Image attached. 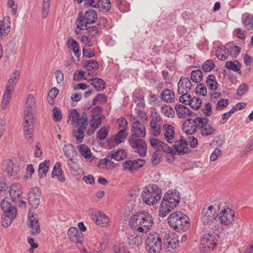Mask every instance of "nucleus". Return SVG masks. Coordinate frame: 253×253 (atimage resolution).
<instances>
[{
    "label": "nucleus",
    "mask_w": 253,
    "mask_h": 253,
    "mask_svg": "<svg viewBox=\"0 0 253 253\" xmlns=\"http://www.w3.org/2000/svg\"><path fill=\"white\" fill-rule=\"evenodd\" d=\"M152 216L148 212L139 211L130 217L129 221L130 227L140 233H146L153 224Z\"/></svg>",
    "instance_id": "obj_1"
},
{
    "label": "nucleus",
    "mask_w": 253,
    "mask_h": 253,
    "mask_svg": "<svg viewBox=\"0 0 253 253\" xmlns=\"http://www.w3.org/2000/svg\"><path fill=\"white\" fill-rule=\"evenodd\" d=\"M161 189L156 184H151L145 186L141 193L143 201L149 206L157 204L161 199Z\"/></svg>",
    "instance_id": "obj_2"
},
{
    "label": "nucleus",
    "mask_w": 253,
    "mask_h": 253,
    "mask_svg": "<svg viewBox=\"0 0 253 253\" xmlns=\"http://www.w3.org/2000/svg\"><path fill=\"white\" fill-rule=\"evenodd\" d=\"M169 225L177 231H184L189 226L188 217L183 212L176 211L171 213L168 217Z\"/></svg>",
    "instance_id": "obj_3"
},
{
    "label": "nucleus",
    "mask_w": 253,
    "mask_h": 253,
    "mask_svg": "<svg viewBox=\"0 0 253 253\" xmlns=\"http://www.w3.org/2000/svg\"><path fill=\"white\" fill-rule=\"evenodd\" d=\"M145 248L148 253H160L162 248V241L156 232L148 234L145 241Z\"/></svg>",
    "instance_id": "obj_4"
},
{
    "label": "nucleus",
    "mask_w": 253,
    "mask_h": 253,
    "mask_svg": "<svg viewBox=\"0 0 253 253\" xmlns=\"http://www.w3.org/2000/svg\"><path fill=\"white\" fill-rule=\"evenodd\" d=\"M97 19L96 11L89 9L84 13L80 12L76 21L77 28L81 30H85L88 25L95 23Z\"/></svg>",
    "instance_id": "obj_5"
},
{
    "label": "nucleus",
    "mask_w": 253,
    "mask_h": 253,
    "mask_svg": "<svg viewBox=\"0 0 253 253\" xmlns=\"http://www.w3.org/2000/svg\"><path fill=\"white\" fill-rule=\"evenodd\" d=\"M163 241L164 248L167 252L174 253L179 247L178 236L174 232L166 233Z\"/></svg>",
    "instance_id": "obj_6"
},
{
    "label": "nucleus",
    "mask_w": 253,
    "mask_h": 253,
    "mask_svg": "<svg viewBox=\"0 0 253 253\" xmlns=\"http://www.w3.org/2000/svg\"><path fill=\"white\" fill-rule=\"evenodd\" d=\"M218 215V213L212 206L205 207L202 212V222L205 225L210 227L212 224L217 220Z\"/></svg>",
    "instance_id": "obj_7"
},
{
    "label": "nucleus",
    "mask_w": 253,
    "mask_h": 253,
    "mask_svg": "<svg viewBox=\"0 0 253 253\" xmlns=\"http://www.w3.org/2000/svg\"><path fill=\"white\" fill-rule=\"evenodd\" d=\"M128 143L134 151L137 152L140 156L144 157L146 155L147 147L144 140L129 137Z\"/></svg>",
    "instance_id": "obj_8"
},
{
    "label": "nucleus",
    "mask_w": 253,
    "mask_h": 253,
    "mask_svg": "<svg viewBox=\"0 0 253 253\" xmlns=\"http://www.w3.org/2000/svg\"><path fill=\"white\" fill-rule=\"evenodd\" d=\"M68 117L71 123L75 127H78L81 125H85L87 123V117L85 113L81 116L76 109H72L69 111Z\"/></svg>",
    "instance_id": "obj_9"
},
{
    "label": "nucleus",
    "mask_w": 253,
    "mask_h": 253,
    "mask_svg": "<svg viewBox=\"0 0 253 253\" xmlns=\"http://www.w3.org/2000/svg\"><path fill=\"white\" fill-rule=\"evenodd\" d=\"M201 117H197L194 119L186 120L183 124L182 130L187 134H192L199 128Z\"/></svg>",
    "instance_id": "obj_10"
},
{
    "label": "nucleus",
    "mask_w": 253,
    "mask_h": 253,
    "mask_svg": "<svg viewBox=\"0 0 253 253\" xmlns=\"http://www.w3.org/2000/svg\"><path fill=\"white\" fill-rule=\"evenodd\" d=\"M145 164L144 159H139L133 161H126L123 164V170L130 173H134Z\"/></svg>",
    "instance_id": "obj_11"
},
{
    "label": "nucleus",
    "mask_w": 253,
    "mask_h": 253,
    "mask_svg": "<svg viewBox=\"0 0 253 253\" xmlns=\"http://www.w3.org/2000/svg\"><path fill=\"white\" fill-rule=\"evenodd\" d=\"M235 212L229 208L224 209L219 214L220 222L225 225L233 224L235 220Z\"/></svg>",
    "instance_id": "obj_12"
},
{
    "label": "nucleus",
    "mask_w": 253,
    "mask_h": 253,
    "mask_svg": "<svg viewBox=\"0 0 253 253\" xmlns=\"http://www.w3.org/2000/svg\"><path fill=\"white\" fill-rule=\"evenodd\" d=\"M41 190L37 187L31 188L28 193V202L32 208L36 209L40 203Z\"/></svg>",
    "instance_id": "obj_13"
},
{
    "label": "nucleus",
    "mask_w": 253,
    "mask_h": 253,
    "mask_svg": "<svg viewBox=\"0 0 253 253\" xmlns=\"http://www.w3.org/2000/svg\"><path fill=\"white\" fill-rule=\"evenodd\" d=\"M201 245L204 251L213 250L217 245V240L214 235L205 234L200 240Z\"/></svg>",
    "instance_id": "obj_14"
},
{
    "label": "nucleus",
    "mask_w": 253,
    "mask_h": 253,
    "mask_svg": "<svg viewBox=\"0 0 253 253\" xmlns=\"http://www.w3.org/2000/svg\"><path fill=\"white\" fill-rule=\"evenodd\" d=\"M198 129H200V133L203 136L212 135L215 130L214 127L209 124V119L206 117H201Z\"/></svg>",
    "instance_id": "obj_15"
},
{
    "label": "nucleus",
    "mask_w": 253,
    "mask_h": 253,
    "mask_svg": "<svg viewBox=\"0 0 253 253\" xmlns=\"http://www.w3.org/2000/svg\"><path fill=\"white\" fill-rule=\"evenodd\" d=\"M36 108V99L32 94L27 96L26 107L24 111V119H34L33 113Z\"/></svg>",
    "instance_id": "obj_16"
},
{
    "label": "nucleus",
    "mask_w": 253,
    "mask_h": 253,
    "mask_svg": "<svg viewBox=\"0 0 253 253\" xmlns=\"http://www.w3.org/2000/svg\"><path fill=\"white\" fill-rule=\"evenodd\" d=\"M131 135L129 137L143 138L146 135V128L145 125L140 121L135 120L132 124L131 128Z\"/></svg>",
    "instance_id": "obj_17"
},
{
    "label": "nucleus",
    "mask_w": 253,
    "mask_h": 253,
    "mask_svg": "<svg viewBox=\"0 0 253 253\" xmlns=\"http://www.w3.org/2000/svg\"><path fill=\"white\" fill-rule=\"evenodd\" d=\"M70 240L77 244L78 248L81 249L83 241V234L76 228H70L68 232Z\"/></svg>",
    "instance_id": "obj_18"
},
{
    "label": "nucleus",
    "mask_w": 253,
    "mask_h": 253,
    "mask_svg": "<svg viewBox=\"0 0 253 253\" xmlns=\"http://www.w3.org/2000/svg\"><path fill=\"white\" fill-rule=\"evenodd\" d=\"M150 143L151 145L155 149L157 150V152L163 151L168 154H172L173 151L171 148L158 139L155 138H150Z\"/></svg>",
    "instance_id": "obj_19"
},
{
    "label": "nucleus",
    "mask_w": 253,
    "mask_h": 253,
    "mask_svg": "<svg viewBox=\"0 0 253 253\" xmlns=\"http://www.w3.org/2000/svg\"><path fill=\"white\" fill-rule=\"evenodd\" d=\"M163 198L175 208L179 204L181 199L180 193L175 190H169L164 195Z\"/></svg>",
    "instance_id": "obj_20"
},
{
    "label": "nucleus",
    "mask_w": 253,
    "mask_h": 253,
    "mask_svg": "<svg viewBox=\"0 0 253 253\" xmlns=\"http://www.w3.org/2000/svg\"><path fill=\"white\" fill-rule=\"evenodd\" d=\"M3 167L4 171L9 176H14L19 171V167L14 164L11 160H6L3 162Z\"/></svg>",
    "instance_id": "obj_21"
},
{
    "label": "nucleus",
    "mask_w": 253,
    "mask_h": 253,
    "mask_svg": "<svg viewBox=\"0 0 253 253\" xmlns=\"http://www.w3.org/2000/svg\"><path fill=\"white\" fill-rule=\"evenodd\" d=\"M192 86V83L188 78L181 77L178 83V92L179 94L188 93Z\"/></svg>",
    "instance_id": "obj_22"
},
{
    "label": "nucleus",
    "mask_w": 253,
    "mask_h": 253,
    "mask_svg": "<svg viewBox=\"0 0 253 253\" xmlns=\"http://www.w3.org/2000/svg\"><path fill=\"white\" fill-rule=\"evenodd\" d=\"M78 149L86 161L93 162L97 160V158L92 154L90 149L87 145L85 144L79 145L78 146Z\"/></svg>",
    "instance_id": "obj_23"
},
{
    "label": "nucleus",
    "mask_w": 253,
    "mask_h": 253,
    "mask_svg": "<svg viewBox=\"0 0 253 253\" xmlns=\"http://www.w3.org/2000/svg\"><path fill=\"white\" fill-rule=\"evenodd\" d=\"M164 139L169 143L174 142L175 131L173 127L168 124H165L163 126Z\"/></svg>",
    "instance_id": "obj_24"
},
{
    "label": "nucleus",
    "mask_w": 253,
    "mask_h": 253,
    "mask_svg": "<svg viewBox=\"0 0 253 253\" xmlns=\"http://www.w3.org/2000/svg\"><path fill=\"white\" fill-rule=\"evenodd\" d=\"M10 18L9 16L4 17L0 21V38L3 39L8 35L10 29Z\"/></svg>",
    "instance_id": "obj_25"
},
{
    "label": "nucleus",
    "mask_w": 253,
    "mask_h": 253,
    "mask_svg": "<svg viewBox=\"0 0 253 253\" xmlns=\"http://www.w3.org/2000/svg\"><path fill=\"white\" fill-rule=\"evenodd\" d=\"M25 126H24V135L26 139L28 142L31 143L33 141L32 134H33V127L34 123V119H30V120L24 119Z\"/></svg>",
    "instance_id": "obj_26"
},
{
    "label": "nucleus",
    "mask_w": 253,
    "mask_h": 253,
    "mask_svg": "<svg viewBox=\"0 0 253 253\" xmlns=\"http://www.w3.org/2000/svg\"><path fill=\"white\" fill-rule=\"evenodd\" d=\"M67 46L70 51L72 50L75 56L79 58L81 52L80 49V45L79 43L74 39L72 37H69L67 42Z\"/></svg>",
    "instance_id": "obj_27"
},
{
    "label": "nucleus",
    "mask_w": 253,
    "mask_h": 253,
    "mask_svg": "<svg viewBox=\"0 0 253 253\" xmlns=\"http://www.w3.org/2000/svg\"><path fill=\"white\" fill-rule=\"evenodd\" d=\"M175 207H172L171 205L163 198L159 207V216L161 217H166Z\"/></svg>",
    "instance_id": "obj_28"
},
{
    "label": "nucleus",
    "mask_w": 253,
    "mask_h": 253,
    "mask_svg": "<svg viewBox=\"0 0 253 253\" xmlns=\"http://www.w3.org/2000/svg\"><path fill=\"white\" fill-rule=\"evenodd\" d=\"M22 193L23 191L20 185L14 184L11 185L9 190V195L13 202L19 201Z\"/></svg>",
    "instance_id": "obj_29"
},
{
    "label": "nucleus",
    "mask_w": 253,
    "mask_h": 253,
    "mask_svg": "<svg viewBox=\"0 0 253 253\" xmlns=\"http://www.w3.org/2000/svg\"><path fill=\"white\" fill-rule=\"evenodd\" d=\"M92 218L96 224L103 227L107 226L109 222L108 216L101 211L97 212L92 216Z\"/></svg>",
    "instance_id": "obj_30"
},
{
    "label": "nucleus",
    "mask_w": 253,
    "mask_h": 253,
    "mask_svg": "<svg viewBox=\"0 0 253 253\" xmlns=\"http://www.w3.org/2000/svg\"><path fill=\"white\" fill-rule=\"evenodd\" d=\"M27 226L31 229V234L33 235H37L41 232L40 223L34 215L29 217Z\"/></svg>",
    "instance_id": "obj_31"
},
{
    "label": "nucleus",
    "mask_w": 253,
    "mask_h": 253,
    "mask_svg": "<svg viewBox=\"0 0 253 253\" xmlns=\"http://www.w3.org/2000/svg\"><path fill=\"white\" fill-rule=\"evenodd\" d=\"M20 71L18 70H15L13 74L10 76L6 86V89L8 91L13 92L15 86L19 79Z\"/></svg>",
    "instance_id": "obj_32"
},
{
    "label": "nucleus",
    "mask_w": 253,
    "mask_h": 253,
    "mask_svg": "<svg viewBox=\"0 0 253 253\" xmlns=\"http://www.w3.org/2000/svg\"><path fill=\"white\" fill-rule=\"evenodd\" d=\"M63 152L66 157L70 160V162L74 164L76 163V159L74 158L76 154V151L74 146L70 144H67L64 145L63 148Z\"/></svg>",
    "instance_id": "obj_33"
},
{
    "label": "nucleus",
    "mask_w": 253,
    "mask_h": 253,
    "mask_svg": "<svg viewBox=\"0 0 253 253\" xmlns=\"http://www.w3.org/2000/svg\"><path fill=\"white\" fill-rule=\"evenodd\" d=\"M1 208L4 212V215H13L16 216L17 210L15 207L7 201L3 200L1 204Z\"/></svg>",
    "instance_id": "obj_34"
},
{
    "label": "nucleus",
    "mask_w": 253,
    "mask_h": 253,
    "mask_svg": "<svg viewBox=\"0 0 253 253\" xmlns=\"http://www.w3.org/2000/svg\"><path fill=\"white\" fill-rule=\"evenodd\" d=\"M127 241L130 246L133 247H138L141 245L143 240L140 234H137L135 233H133L128 235Z\"/></svg>",
    "instance_id": "obj_35"
},
{
    "label": "nucleus",
    "mask_w": 253,
    "mask_h": 253,
    "mask_svg": "<svg viewBox=\"0 0 253 253\" xmlns=\"http://www.w3.org/2000/svg\"><path fill=\"white\" fill-rule=\"evenodd\" d=\"M52 177L56 176L60 182H64L65 177L63 174V171L61 169V164L60 162L56 163L51 173Z\"/></svg>",
    "instance_id": "obj_36"
},
{
    "label": "nucleus",
    "mask_w": 253,
    "mask_h": 253,
    "mask_svg": "<svg viewBox=\"0 0 253 253\" xmlns=\"http://www.w3.org/2000/svg\"><path fill=\"white\" fill-rule=\"evenodd\" d=\"M173 146L176 151L179 153L186 154L190 152L187 142L185 140L180 139L176 141Z\"/></svg>",
    "instance_id": "obj_37"
},
{
    "label": "nucleus",
    "mask_w": 253,
    "mask_h": 253,
    "mask_svg": "<svg viewBox=\"0 0 253 253\" xmlns=\"http://www.w3.org/2000/svg\"><path fill=\"white\" fill-rule=\"evenodd\" d=\"M150 131L155 136H159L162 132V127L157 118L152 119L150 122Z\"/></svg>",
    "instance_id": "obj_38"
},
{
    "label": "nucleus",
    "mask_w": 253,
    "mask_h": 253,
    "mask_svg": "<svg viewBox=\"0 0 253 253\" xmlns=\"http://www.w3.org/2000/svg\"><path fill=\"white\" fill-rule=\"evenodd\" d=\"M215 55L218 59L225 60L229 56V50L224 45L218 46L215 51Z\"/></svg>",
    "instance_id": "obj_39"
},
{
    "label": "nucleus",
    "mask_w": 253,
    "mask_h": 253,
    "mask_svg": "<svg viewBox=\"0 0 253 253\" xmlns=\"http://www.w3.org/2000/svg\"><path fill=\"white\" fill-rule=\"evenodd\" d=\"M175 109L176 115L179 118H185L190 114L189 108L181 104L177 105Z\"/></svg>",
    "instance_id": "obj_40"
},
{
    "label": "nucleus",
    "mask_w": 253,
    "mask_h": 253,
    "mask_svg": "<svg viewBox=\"0 0 253 253\" xmlns=\"http://www.w3.org/2000/svg\"><path fill=\"white\" fill-rule=\"evenodd\" d=\"M87 126V123H85V125H81L78 126L79 127L77 130H74L73 135L79 142H81L84 138V132Z\"/></svg>",
    "instance_id": "obj_41"
},
{
    "label": "nucleus",
    "mask_w": 253,
    "mask_h": 253,
    "mask_svg": "<svg viewBox=\"0 0 253 253\" xmlns=\"http://www.w3.org/2000/svg\"><path fill=\"white\" fill-rule=\"evenodd\" d=\"M161 95L162 99L168 103H171L174 102L175 100V94L171 90L169 89H164L161 93Z\"/></svg>",
    "instance_id": "obj_42"
},
{
    "label": "nucleus",
    "mask_w": 253,
    "mask_h": 253,
    "mask_svg": "<svg viewBox=\"0 0 253 253\" xmlns=\"http://www.w3.org/2000/svg\"><path fill=\"white\" fill-rule=\"evenodd\" d=\"M91 84L94 86L97 91H101L106 88L105 81L100 78H91L89 79Z\"/></svg>",
    "instance_id": "obj_43"
},
{
    "label": "nucleus",
    "mask_w": 253,
    "mask_h": 253,
    "mask_svg": "<svg viewBox=\"0 0 253 253\" xmlns=\"http://www.w3.org/2000/svg\"><path fill=\"white\" fill-rule=\"evenodd\" d=\"M242 21L245 28L248 30L253 29V15L245 13L242 16Z\"/></svg>",
    "instance_id": "obj_44"
},
{
    "label": "nucleus",
    "mask_w": 253,
    "mask_h": 253,
    "mask_svg": "<svg viewBox=\"0 0 253 253\" xmlns=\"http://www.w3.org/2000/svg\"><path fill=\"white\" fill-rule=\"evenodd\" d=\"M49 160H45L39 165L38 175L40 178H43L46 175L49 169Z\"/></svg>",
    "instance_id": "obj_45"
},
{
    "label": "nucleus",
    "mask_w": 253,
    "mask_h": 253,
    "mask_svg": "<svg viewBox=\"0 0 253 253\" xmlns=\"http://www.w3.org/2000/svg\"><path fill=\"white\" fill-rule=\"evenodd\" d=\"M111 7L110 0H98L95 8L103 12L108 11Z\"/></svg>",
    "instance_id": "obj_46"
},
{
    "label": "nucleus",
    "mask_w": 253,
    "mask_h": 253,
    "mask_svg": "<svg viewBox=\"0 0 253 253\" xmlns=\"http://www.w3.org/2000/svg\"><path fill=\"white\" fill-rule=\"evenodd\" d=\"M110 155L111 158L115 160L120 161L123 160L126 156V153L123 149L118 150L116 151H112Z\"/></svg>",
    "instance_id": "obj_47"
},
{
    "label": "nucleus",
    "mask_w": 253,
    "mask_h": 253,
    "mask_svg": "<svg viewBox=\"0 0 253 253\" xmlns=\"http://www.w3.org/2000/svg\"><path fill=\"white\" fill-rule=\"evenodd\" d=\"M207 85L209 89L215 90L217 87V82L214 76L210 75L208 76L206 80Z\"/></svg>",
    "instance_id": "obj_48"
},
{
    "label": "nucleus",
    "mask_w": 253,
    "mask_h": 253,
    "mask_svg": "<svg viewBox=\"0 0 253 253\" xmlns=\"http://www.w3.org/2000/svg\"><path fill=\"white\" fill-rule=\"evenodd\" d=\"M114 253H130L126 245L124 243H118L113 247Z\"/></svg>",
    "instance_id": "obj_49"
},
{
    "label": "nucleus",
    "mask_w": 253,
    "mask_h": 253,
    "mask_svg": "<svg viewBox=\"0 0 253 253\" xmlns=\"http://www.w3.org/2000/svg\"><path fill=\"white\" fill-rule=\"evenodd\" d=\"M125 129L120 130L115 135L114 141L116 144H120L123 142L127 136V133Z\"/></svg>",
    "instance_id": "obj_50"
},
{
    "label": "nucleus",
    "mask_w": 253,
    "mask_h": 253,
    "mask_svg": "<svg viewBox=\"0 0 253 253\" xmlns=\"http://www.w3.org/2000/svg\"><path fill=\"white\" fill-rule=\"evenodd\" d=\"M102 119L103 118L100 116L96 115L93 116L90 120V126L91 128L94 130H96L101 125Z\"/></svg>",
    "instance_id": "obj_51"
},
{
    "label": "nucleus",
    "mask_w": 253,
    "mask_h": 253,
    "mask_svg": "<svg viewBox=\"0 0 253 253\" xmlns=\"http://www.w3.org/2000/svg\"><path fill=\"white\" fill-rule=\"evenodd\" d=\"M203 78V73L200 70L192 71L191 73V79L195 83L201 82Z\"/></svg>",
    "instance_id": "obj_52"
},
{
    "label": "nucleus",
    "mask_w": 253,
    "mask_h": 253,
    "mask_svg": "<svg viewBox=\"0 0 253 253\" xmlns=\"http://www.w3.org/2000/svg\"><path fill=\"white\" fill-rule=\"evenodd\" d=\"M16 218L15 216L7 215H2L1 217V224L2 226L6 227L9 226L12 221Z\"/></svg>",
    "instance_id": "obj_53"
},
{
    "label": "nucleus",
    "mask_w": 253,
    "mask_h": 253,
    "mask_svg": "<svg viewBox=\"0 0 253 253\" xmlns=\"http://www.w3.org/2000/svg\"><path fill=\"white\" fill-rule=\"evenodd\" d=\"M12 91H8V90L6 89L3 95L2 100L1 102V107L2 109H5L11 99V93Z\"/></svg>",
    "instance_id": "obj_54"
},
{
    "label": "nucleus",
    "mask_w": 253,
    "mask_h": 253,
    "mask_svg": "<svg viewBox=\"0 0 253 253\" xmlns=\"http://www.w3.org/2000/svg\"><path fill=\"white\" fill-rule=\"evenodd\" d=\"M225 67L227 69L238 72V71H240L241 66L238 61H236L235 62L227 61L225 63Z\"/></svg>",
    "instance_id": "obj_55"
},
{
    "label": "nucleus",
    "mask_w": 253,
    "mask_h": 253,
    "mask_svg": "<svg viewBox=\"0 0 253 253\" xmlns=\"http://www.w3.org/2000/svg\"><path fill=\"white\" fill-rule=\"evenodd\" d=\"M202 101L199 97L192 98L191 97L188 105L193 109L198 110L200 107Z\"/></svg>",
    "instance_id": "obj_56"
},
{
    "label": "nucleus",
    "mask_w": 253,
    "mask_h": 253,
    "mask_svg": "<svg viewBox=\"0 0 253 253\" xmlns=\"http://www.w3.org/2000/svg\"><path fill=\"white\" fill-rule=\"evenodd\" d=\"M107 97L105 95L99 93L97 94L95 97L93 99L92 104L95 105L98 103L104 104L107 102Z\"/></svg>",
    "instance_id": "obj_57"
},
{
    "label": "nucleus",
    "mask_w": 253,
    "mask_h": 253,
    "mask_svg": "<svg viewBox=\"0 0 253 253\" xmlns=\"http://www.w3.org/2000/svg\"><path fill=\"white\" fill-rule=\"evenodd\" d=\"M84 67L90 71L93 70H96L99 67L97 62L93 59L87 60L84 63Z\"/></svg>",
    "instance_id": "obj_58"
},
{
    "label": "nucleus",
    "mask_w": 253,
    "mask_h": 253,
    "mask_svg": "<svg viewBox=\"0 0 253 253\" xmlns=\"http://www.w3.org/2000/svg\"><path fill=\"white\" fill-rule=\"evenodd\" d=\"M215 67V64L212 60H208L202 65V69L205 72L211 71Z\"/></svg>",
    "instance_id": "obj_59"
},
{
    "label": "nucleus",
    "mask_w": 253,
    "mask_h": 253,
    "mask_svg": "<svg viewBox=\"0 0 253 253\" xmlns=\"http://www.w3.org/2000/svg\"><path fill=\"white\" fill-rule=\"evenodd\" d=\"M161 113L168 117H173L174 115V112L173 109L168 105H165L161 108Z\"/></svg>",
    "instance_id": "obj_60"
},
{
    "label": "nucleus",
    "mask_w": 253,
    "mask_h": 253,
    "mask_svg": "<svg viewBox=\"0 0 253 253\" xmlns=\"http://www.w3.org/2000/svg\"><path fill=\"white\" fill-rule=\"evenodd\" d=\"M50 0H43L42 4V16L45 18L48 14Z\"/></svg>",
    "instance_id": "obj_61"
},
{
    "label": "nucleus",
    "mask_w": 253,
    "mask_h": 253,
    "mask_svg": "<svg viewBox=\"0 0 253 253\" xmlns=\"http://www.w3.org/2000/svg\"><path fill=\"white\" fill-rule=\"evenodd\" d=\"M87 31V34L91 38H96L99 33V30L96 26H92L86 27L85 29Z\"/></svg>",
    "instance_id": "obj_62"
},
{
    "label": "nucleus",
    "mask_w": 253,
    "mask_h": 253,
    "mask_svg": "<svg viewBox=\"0 0 253 253\" xmlns=\"http://www.w3.org/2000/svg\"><path fill=\"white\" fill-rule=\"evenodd\" d=\"M54 74L57 83L60 85H63L64 84V79L63 72L59 70H57L55 71Z\"/></svg>",
    "instance_id": "obj_63"
},
{
    "label": "nucleus",
    "mask_w": 253,
    "mask_h": 253,
    "mask_svg": "<svg viewBox=\"0 0 253 253\" xmlns=\"http://www.w3.org/2000/svg\"><path fill=\"white\" fill-rule=\"evenodd\" d=\"M90 46H85L83 48V55L87 58L93 57L95 56V51L90 48Z\"/></svg>",
    "instance_id": "obj_64"
}]
</instances>
